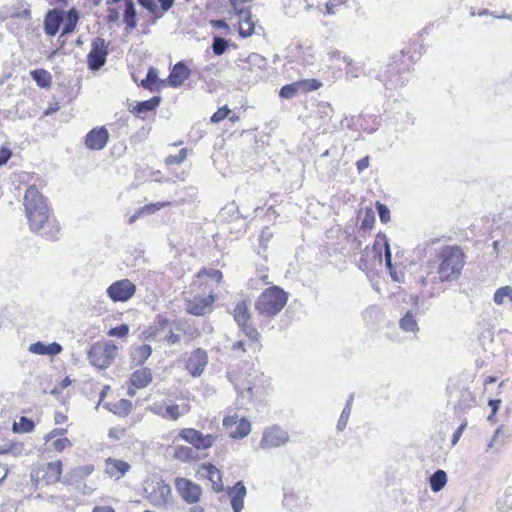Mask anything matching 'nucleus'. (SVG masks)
I'll return each instance as SVG.
<instances>
[{
	"label": "nucleus",
	"mask_w": 512,
	"mask_h": 512,
	"mask_svg": "<svg viewBox=\"0 0 512 512\" xmlns=\"http://www.w3.org/2000/svg\"><path fill=\"white\" fill-rule=\"evenodd\" d=\"M119 20V12L117 9L109 8L108 9V16L107 21L108 23H115Z\"/></svg>",
	"instance_id": "nucleus-62"
},
{
	"label": "nucleus",
	"mask_w": 512,
	"mask_h": 512,
	"mask_svg": "<svg viewBox=\"0 0 512 512\" xmlns=\"http://www.w3.org/2000/svg\"><path fill=\"white\" fill-rule=\"evenodd\" d=\"M345 3V0H329L325 4L326 13L328 15H334L336 13V8Z\"/></svg>",
	"instance_id": "nucleus-54"
},
{
	"label": "nucleus",
	"mask_w": 512,
	"mask_h": 512,
	"mask_svg": "<svg viewBox=\"0 0 512 512\" xmlns=\"http://www.w3.org/2000/svg\"><path fill=\"white\" fill-rule=\"evenodd\" d=\"M144 494L149 503L157 508L165 507L172 500L171 487L162 479L147 481L144 486Z\"/></svg>",
	"instance_id": "nucleus-4"
},
{
	"label": "nucleus",
	"mask_w": 512,
	"mask_h": 512,
	"mask_svg": "<svg viewBox=\"0 0 512 512\" xmlns=\"http://www.w3.org/2000/svg\"><path fill=\"white\" fill-rule=\"evenodd\" d=\"M175 489L187 504H196L200 501L202 488L190 479L177 477L175 479Z\"/></svg>",
	"instance_id": "nucleus-7"
},
{
	"label": "nucleus",
	"mask_w": 512,
	"mask_h": 512,
	"mask_svg": "<svg viewBox=\"0 0 512 512\" xmlns=\"http://www.w3.org/2000/svg\"><path fill=\"white\" fill-rule=\"evenodd\" d=\"M207 275L209 277H211L212 279L216 280L217 282H220L223 277L222 272L220 270H216V269H210L207 272Z\"/></svg>",
	"instance_id": "nucleus-64"
},
{
	"label": "nucleus",
	"mask_w": 512,
	"mask_h": 512,
	"mask_svg": "<svg viewBox=\"0 0 512 512\" xmlns=\"http://www.w3.org/2000/svg\"><path fill=\"white\" fill-rule=\"evenodd\" d=\"M136 9L135 5L132 0H127L123 15V21L126 24V30L127 32H130L132 29H134L137 25L136 21Z\"/></svg>",
	"instance_id": "nucleus-26"
},
{
	"label": "nucleus",
	"mask_w": 512,
	"mask_h": 512,
	"mask_svg": "<svg viewBox=\"0 0 512 512\" xmlns=\"http://www.w3.org/2000/svg\"><path fill=\"white\" fill-rule=\"evenodd\" d=\"M504 298H508L509 301L512 302V287L511 286H503L498 288L493 296V300L497 305H502L504 303Z\"/></svg>",
	"instance_id": "nucleus-39"
},
{
	"label": "nucleus",
	"mask_w": 512,
	"mask_h": 512,
	"mask_svg": "<svg viewBox=\"0 0 512 512\" xmlns=\"http://www.w3.org/2000/svg\"><path fill=\"white\" fill-rule=\"evenodd\" d=\"M158 80L159 78L157 69L150 67L148 69L146 78L142 80L141 85L150 91H154L157 87Z\"/></svg>",
	"instance_id": "nucleus-37"
},
{
	"label": "nucleus",
	"mask_w": 512,
	"mask_h": 512,
	"mask_svg": "<svg viewBox=\"0 0 512 512\" xmlns=\"http://www.w3.org/2000/svg\"><path fill=\"white\" fill-rule=\"evenodd\" d=\"M135 292L136 286L129 279L115 281L107 288V295L113 302H126Z\"/></svg>",
	"instance_id": "nucleus-9"
},
{
	"label": "nucleus",
	"mask_w": 512,
	"mask_h": 512,
	"mask_svg": "<svg viewBox=\"0 0 512 512\" xmlns=\"http://www.w3.org/2000/svg\"><path fill=\"white\" fill-rule=\"evenodd\" d=\"M194 450L188 446L177 445L174 447L173 457L182 462H188L194 459Z\"/></svg>",
	"instance_id": "nucleus-35"
},
{
	"label": "nucleus",
	"mask_w": 512,
	"mask_h": 512,
	"mask_svg": "<svg viewBox=\"0 0 512 512\" xmlns=\"http://www.w3.org/2000/svg\"><path fill=\"white\" fill-rule=\"evenodd\" d=\"M109 139V132L105 127L93 128L85 138L86 146L91 150H102Z\"/></svg>",
	"instance_id": "nucleus-14"
},
{
	"label": "nucleus",
	"mask_w": 512,
	"mask_h": 512,
	"mask_svg": "<svg viewBox=\"0 0 512 512\" xmlns=\"http://www.w3.org/2000/svg\"><path fill=\"white\" fill-rule=\"evenodd\" d=\"M139 5L144 7L149 13L156 16V18H161L163 13H159V8L155 4L154 0H137Z\"/></svg>",
	"instance_id": "nucleus-45"
},
{
	"label": "nucleus",
	"mask_w": 512,
	"mask_h": 512,
	"mask_svg": "<svg viewBox=\"0 0 512 512\" xmlns=\"http://www.w3.org/2000/svg\"><path fill=\"white\" fill-rule=\"evenodd\" d=\"M158 3L160 4V9H159V13H165L167 12L168 10H170L173 5H174V2L175 0H157Z\"/></svg>",
	"instance_id": "nucleus-59"
},
{
	"label": "nucleus",
	"mask_w": 512,
	"mask_h": 512,
	"mask_svg": "<svg viewBox=\"0 0 512 512\" xmlns=\"http://www.w3.org/2000/svg\"><path fill=\"white\" fill-rule=\"evenodd\" d=\"M11 156H12L11 149L8 147L2 146L0 148V167L6 165L7 162L9 161V159L11 158Z\"/></svg>",
	"instance_id": "nucleus-55"
},
{
	"label": "nucleus",
	"mask_w": 512,
	"mask_h": 512,
	"mask_svg": "<svg viewBox=\"0 0 512 512\" xmlns=\"http://www.w3.org/2000/svg\"><path fill=\"white\" fill-rule=\"evenodd\" d=\"M51 445L56 451L61 452L65 448L70 447L72 443L68 438H58Z\"/></svg>",
	"instance_id": "nucleus-53"
},
{
	"label": "nucleus",
	"mask_w": 512,
	"mask_h": 512,
	"mask_svg": "<svg viewBox=\"0 0 512 512\" xmlns=\"http://www.w3.org/2000/svg\"><path fill=\"white\" fill-rule=\"evenodd\" d=\"M375 222V215L372 210H366L364 213V216L361 220V230H370L373 227V224Z\"/></svg>",
	"instance_id": "nucleus-46"
},
{
	"label": "nucleus",
	"mask_w": 512,
	"mask_h": 512,
	"mask_svg": "<svg viewBox=\"0 0 512 512\" xmlns=\"http://www.w3.org/2000/svg\"><path fill=\"white\" fill-rule=\"evenodd\" d=\"M34 426L35 424L31 419L22 416L19 420V423H14L13 430L15 432L28 433L34 429Z\"/></svg>",
	"instance_id": "nucleus-40"
},
{
	"label": "nucleus",
	"mask_w": 512,
	"mask_h": 512,
	"mask_svg": "<svg viewBox=\"0 0 512 512\" xmlns=\"http://www.w3.org/2000/svg\"><path fill=\"white\" fill-rule=\"evenodd\" d=\"M287 293L278 286L265 289L255 302V310L263 317L276 316L286 305Z\"/></svg>",
	"instance_id": "nucleus-3"
},
{
	"label": "nucleus",
	"mask_w": 512,
	"mask_h": 512,
	"mask_svg": "<svg viewBox=\"0 0 512 512\" xmlns=\"http://www.w3.org/2000/svg\"><path fill=\"white\" fill-rule=\"evenodd\" d=\"M239 419H238V416L237 415H232V416H226L224 419H223V425L226 427V428H230L234 425H236L238 423Z\"/></svg>",
	"instance_id": "nucleus-61"
},
{
	"label": "nucleus",
	"mask_w": 512,
	"mask_h": 512,
	"mask_svg": "<svg viewBox=\"0 0 512 512\" xmlns=\"http://www.w3.org/2000/svg\"><path fill=\"white\" fill-rule=\"evenodd\" d=\"M152 354V347L148 344L132 346L130 356L135 366L143 365Z\"/></svg>",
	"instance_id": "nucleus-22"
},
{
	"label": "nucleus",
	"mask_w": 512,
	"mask_h": 512,
	"mask_svg": "<svg viewBox=\"0 0 512 512\" xmlns=\"http://www.w3.org/2000/svg\"><path fill=\"white\" fill-rule=\"evenodd\" d=\"M129 332V326L127 324H121L119 326L113 327L108 331V335L111 337H119L122 338L126 336Z\"/></svg>",
	"instance_id": "nucleus-50"
},
{
	"label": "nucleus",
	"mask_w": 512,
	"mask_h": 512,
	"mask_svg": "<svg viewBox=\"0 0 512 512\" xmlns=\"http://www.w3.org/2000/svg\"><path fill=\"white\" fill-rule=\"evenodd\" d=\"M130 469L129 463L123 460L108 458L106 460V473L110 477H114L115 479H120L124 474H126Z\"/></svg>",
	"instance_id": "nucleus-19"
},
{
	"label": "nucleus",
	"mask_w": 512,
	"mask_h": 512,
	"mask_svg": "<svg viewBox=\"0 0 512 512\" xmlns=\"http://www.w3.org/2000/svg\"><path fill=\"white\" fill-rule=\"evenodd\" d=\"M212 51L215 55L220 56L225 53L228 48V41L220 36L214 37L212 42Z\"/></svg>",
	"instance_id": "nucleus-42"
},
{
	"label": "nucleus",
	"mask_w": 512,
	"mask_h": 512,
	"mask_svg": "<svg viewBox=\"0 0 512 512\" xmlns=\"http://www.w3.org/2000/svg\"><path fill=\"white\" fill-rule=\"evenodd\" d=\"M356 165H357L358 172L361 173L366 168H368V166H369V157L366 156V157L361 158L360 160L357 161Z\"/></svg>",
	"instance_id": "nucleus-63"
},
{
	"label": "nucleus",
	"mask_w": 512,
	"mask_h": 512,
	"mask_svg": "<svg viewBox=\"0 0 512 512\" xmlns=\"http://www.w3.org/2000/svg\"><path fill=\"white\" fill-rule=\"evenodd\" d=\"M24 208L29 228L47 239H57L60 226L47 205L46 198L33 185L24 195Z\"/></svg>",
	"instance_id": "nucleus-1"
},
{
	"label": "nucleus",
	"mask_w": 512,
	"mask_h": 512,
	"mask_svg": "<svg viewBox=\"0 0 512 512\" xmlns=\"http://www.w3.org/2000/svg\"><path fill=\"white\" fill-rule=\"evenodd\" d=\"M466 425H467L466 423H462V424L457 428V430L454 432V434H453V436H452V440H451L452 445H455V444L459 441V439H460V437H461V435H462L463 431H464V430H465V428H466Z\"/></svg>",
	"instance_id": "nucleus-60"
},
{
	"label": "nucleus",
	"mask_w": 512,
	"mask_h": 512,
	"mask_svg": "<svg viewBox=\"0 0 512 512\" xmlns=\"http://www.w3.org/2000/svg\"><path fill=\"white\" fill-rule=\"evenodd\" d=\"M30 75L41 88H47L51 85V74L45 69H35L30 72Z\"/></svg>",
	"instance_id": "nucleus-31"
},
{
	"label": "nucleus",
	"mask_w": 512,
	"mask_h": 512,
	"mask_svg": "<svg viewBox=\"0 0 512 512\" xmlns=\"http://www.w3.org/2000/svg\"><path fill=\"white\" fill-rule=\"evenodd\" d=\"M447 483V474L444 470H436L429 478L430 488L433 492H439Z\"/></svg>",
	"instance_id": "nucleus-28"
},
{
	"label": "nucleus",
	"mask_w": 512,
	"mask_h": 512,
	"mask_svg": "<svg viewBox=\"0 0 512 512\" xmlns=\"http://www.w3.org/2000/svg\"><path fill=\"white\" fill-rule=\"evenodd\" d=\"M10 16L12 18L30 20L31 19V11L29 9L25 8L21 11L12 12Z\"/></svg>",
	"instance_id": "nucleus-57"
},
{
	"label": "nucleus",
	"mask_w": 512,
	"mask_h": 512,
	"mask_svg": "<svg viewBox=\"0 0 512 512\" xmlns=\"http://www.w3.org/2000/svg\"><path fill=\"white\" fill-rule=\"evenodd\" d=\"M240 329L243 331V333L252 341H257L259 338V332L257 329L252 325L251 321L239 326Z\"/></svg>",
	"instance_id": "nucleus-47"
},
{
	"label": "nucleus",
	"mask_w": 512,
	"mask_h": 512,
	"mask_svg": "<svg viewBox=\"0 0 512 512\" xmlns=\"http://www.w3.org/2000/svg\"><path fill=\"white\" fill-rule=\"evenodd\" d=\"M179 436L186 441L187 443L191 444L194 448L198 450H205L214 444L216 439L218 438L217 435L213 434H207L204 435L202 432L193 429V428H184L179 432Z\"/></svg>",
	"instance_id": "nucleus-8"
},
{
	"label": "nucleus",
	"mask_w": 512,
	"mask_h": 512,
	"mask_svg": "<svg viewBox=\"0 0 512 512\" xmlns=\"http://www.w3.org/2000/svg\"><path fill=\"white\" fill-rule=\"evenodd\" d=\"M29 351L37 355L55 356L62 351V346L57 342L44 344L43 342L38 341L29 346Z\"/></svg>",
	"instance_id": "nucleus-21"
},
{
	"label": "nucleus",
	"mask_w": 512,
	"mask_h": 512,
	"mask_svg": "<svg viewBox=\"0 0 512 512\" xmlns=\"http://www.w3.org/2000/svg\"><path fill=\"white\" fill-rule=\"evenodd\" d=\"M251 431L250 422L242 417L236 424L235 430L230 432V436L235 439H241L247 436Z\"/></svg>",
	"instance_id": "nucleus-34"
},
{
	"label": "nucleus",
	"mask_w": 512,
	"mask_h": 512,
	"mask_svg": "<svg viewBox=\"0 0 512 512\" xmlns=\"http://www.w3.org/2000/svg\"><path fill=\"white\" fill-rule=\"evenodd\" d=\"M115 407V414H118L120 416H126L132 409V403L127 399H120L115 405Z\"/></svg>",
	"instance_id": "nucleus-44"
},
{
	"label": "nucleus",
	"mask_w": 512,
	"mask_h": 512,
	"mask_svg": "<svg viewBox=\"0 0 512 512\" xmlns=\"http://www.w3.org/2000/svg\"><path fill=\"white\" fill-rule=\"evenodd\" d=\"M228 495L231 498V507L234 512H241L246 496V487L242 481H238L233 487L228 488Z\"/></svg>",
	"instance_id": "nucleus-18"
},
{
	"label": "nucleus",
	"mask_w": 512,
	"mask_h": 512,
	"mask_svg": "<svg viewBox=\"0 0 512 512\" xmlns=\"http://www.w3.org/2000/svg\"><path fill=\"white\" fill-rule=\"evenodd\" d=\"M203 470L206 471L207 478L212 483V488L215 492H221L223 490L222 476L220 471L213 464H204Z\"/></svg>",
	"instance_id": "nucleus-23"
},
{
	"label": "nucleus",
	"mask_w": 512,
	"mask_h": 512,
	"mask_svg": "<svg viewBox=\"0 0 512 512\" xmlns=\"http://www.w3.org/2000/svg\"><path fill=\"white\" fill-rule=\"evenodd\" d=\"M230 109L227 106H223L219 108L212 116H211V122L212 123H219L220 121L224 120L230 113Z\"/></svg>",
	"instance_id": "nucleus-51"
},
{
	"label": "nucleus",
	"mask_w": 512,
	"mask_h": 512,
	"mask_svg": "<svg viewBox=\"0 0 512 512\" xmlns=\"http://www.w3.org/2000/svg\"><path fill=\"white\" fill-rule=\"evenodd\" d=\"M343 61L347 64L345 69L346 74L354 78L359 77V74L363 69V65L359 63L353 64L352 59L347 56L343 57Z\"/></svg>",
	"instance_id": "nucleus-41"
},
{
	"label": "nucleus",
	"mask_w": 512,
	"mask_h": 512,
	"mask_svg": "<svg viewBox=\"0 0 512 512\" xmlns=\"http://www.w3.org/2000/svg\"><path fill=\"white\" fill-rule=\"evenodd\" d=\"M239 22V35L243 38L249 37L254 33V22L250 12L242 13Z\"/></svg>",
	"instance_id": "nucleus-27"
},
{
	"label": "nucleus",
	"mask_w": 512,
	"mask_h": 512,
	"mask_svg": "<svg viewBox=\"0 0 512 512\" xmlns=\"http://www.w3.org/2000/svg\"><path fill=\"white\" fill-rule=\"evenodd\" d=\"M301 92L299 81L281 87L279 96L284 99H292Z\"/></svg>",
	"instance_id": "nucleus-38"
},
{
	"label": "nucleus",
	"mask_w": 512,
	"mask_h": 512,
	"mask_svg": "<svg viewBox=\"0 0 512 512\" xmlns=\"http://www.w3.org/2000/svg\"><path fill=\"white\" fill-rule=\"evenodd\" d=\"M353 400H354V395L350 394L346 401L345 407L343 408L342 413L338 419V423H337L338 431H343L347 426V423H348V420H349V417L351 414Z\"/></svg>",
	"instance_id": "nucleus-33"
},
{
	"label": "nucleus",
	"mask_w": 512,
	"mask_h": 512,
	"mask_svg": "<svg viewBox=\"0 0 512 512\" xmlns=\"http://www.w3.org/2000/svg\"><path fill=\"white\" fill-rule=\"evenodd\" d=\"M108 50L103 38H96L92 42V48L87 55L88 67L90 70L97 71L101 69L107 59Z\"/></svg>",
	"instance_id": "nucleus-10"
},
{
	"label": "nucleus",
	"mask_w": 512,
	"mask_h": 512,
	"mask_svg": "<svg viewBox=\"0 0 512 512\" xmlns=\"http://www.w3.org/2000/svg\"><path fill=\"white\" fill-rule=\"evenodd\" d=\"M380 243H383L384 249H385L384 256H385L386 268L389 271H392L394 266L392 264V253H391V249H390V244L388 242L387 236L383 233H378V235L376 236V241H375L374 246H376L377 244H380ZM373 248L375 249V247H373Z\"/></svg>",
	"instance_id": "nucleus-30"
},
{
	"label": "nucleus",
	"mask_w": 512,
	"mask_h": 512,
	"mask_svg": "<svg viewBox=\"0 0 512 512\" xmlns=\"http://www.w3.org/2000/svg\"><path fill=\"white\" fill-rule=\"evenodd\" d=\"M187 157V149L186 148H182L178 154L176 155H169L165 162L166 164L168 165H175V164H181L185 158Z\"/></svg>",
	"instance_id": "nucleus-48"
},
{
	"label": "nucleus",
	"mask_w": 512,
	"mask_h": 512,
	"mask_svg": "<svg viewBox=\"0 0 512 512\" xmlns=\"http://www.w3.org/2000/svg\"><path fill=\"white\" fill-rule=\"evenodd\" d=\"M191 70L185 64V62L180 61L176 63L170 71L168 76V84L173 88H177L181 86L185 80L190 77Z\"/></svg>",
	"instance_id": "nucleus-16"
},
{
	"label": "nucleus",
	"mask_w": 512,
	"mask_h": 512,
	"mask_svg": "<svg viewBox=\"0 0 512 512\" xmlns=\"http://www.w3.org/2000/svg\"><path fill=\"white\" fill-rule=\"evenodd\" d=\"M63 20L64 17L62 11L58 9L49 10L44 19V31L46 35H56Z\"/></svg>",
	"instance_id": "nucleus-17"
},
{
	"label": "nucleus",
	"mask_w": 512,
	"mask_h": 512,
	"mask_svg": "<svg viewBox=\"0 0 512 512\" xmlns=\"http://www.w3.org/2000/svg\"><path fill=\"white\" fill-rule=\"evenodd\" d=\"M215 301V295L210 294L207 297L195 296L185 303V311L194 316H204L212 311V304Z\"/></svg>",
	"instance_id": "nucleus-12"
},
{
	"label": "nucleus",
	"mask_w": 512,
	"mask_h": 512,
	"mask_svg": "<svg viewBox=\"0 0 512 512\" xmlns=\"http://www.w3.org/2000/svg\"><path fill=\"white\" fill-rule=\"evenodd\" d=\"M78 20H79L78 11L74 8L70 9L65 16L64 25H63V29H62V35H67V34L72 33L77 25Z\"/></svg>",
	"instance_id": "nucleus-29"
},
{
	"label": "nucleus",
	"mask_w": 512,
	"mask_h": 512,
	"mask_svg": "<svg viewBox=\"0 0 512 512\" xmlns=\"http://www.w3.org/2000/svg\"><path fill=\"white\" fill-rule=\"evenodd\" d=\"M161 102L160 96H153L149 100L137 102V104L133 107V112L138 116L145 114L147 112L155 110Z\"/></svg>",
	"instance_id": "nucleus-25"
},
{
	"label": "nucleus",
	"mask_w": 512,
	"mask_h": 512,
	"mask_svg": "<svg viewBox=\"0 0 512 512\" xmlns=\"http://www.w3.org/2000/svg\"><path fill=\"white\" fill-rule=\"evenodd\" d=\"M267 64V59L262 55L251 53L242 66V70L253 73L254 79L257 80L262 77V73L266 70Z\"/></svg>",
	"instance_id": "nucleus-15"
},
{
	"label": "nucleus",
	"mask_w": 512,
	"mask_h": 512,
	"mask_svg": "<svg viewBox=\"0 0 512 512\" xmlns=\"http://www.w3.org/2000/svg\"><path fill=\"white\" fill-rule=\"evenodd\" d=\"M233 318L238 326L244 325L251 321V314L245 301H239L234 310Z\"/></svg>",
	"instance_id": "nucleus-24"
},
{
	"label": "nucleus",
	"mask_w": 512,
	"mask_h": 512,
	"mask_svg": "<svg viewBox=\"0 0 512 512\" xmlns=\"http://www.w3.org/2000/svg\"><path fill=\"white\" fill-rule=\"evenodd\" d=\"M62 473V462L60 460L41 465L31 472V480L36 484H53L59 481Z\"/></svg>",
	"instance_id": "nucleus-6"
},
{
	"label": "nucleus",
	"mask_w": 512,
	"mask_h": 512,
	"mask_svg": "<svg viewBox=\"0 0 512 512\" xmlns=\"http://www.w3.org/2000/svg\"><path fill=\"white\" fill-rule=\"evenodd\" d=\"M153 376L150 368H141L134 371L130 376V383L137 389L145 388L152 382Z\"/></svg>",
	"instance_id": "nucleus-20"
},
{
	"label": "nucleus",
	"mask_w": 512,
	"mask_h": 512,
	"mask_svg": "<svg viewBox=\"0 0 512 512\" xmlns=\"http://www.w3.org/2000/svg\"><path fill=\"white\" fill-rule=\"evenodd\" d=\"M289 441L288 433L279 426H272L264 431L259 446L262 449L276 448Z\"/></svg>",
	"instance_id": "nucleus-11"
},
{
	"label": "nucleus",
	"mask_w": 512,
	"mask_h": 512,
	"mask_svg": "<svg viewBox=\"0 0 512 512\" xmlns=\"http://www.w3.org/2000/svg\"><path fill=\"white\" fill-rule=\"evenodd\" d=\"M299 84L302 93L315 91L322 86V83L316 79L300 80Z\"/></svg>",
	"instance_id": "nucleus-43"
},
{
	"label": "nucleus",
	"mask_w": 512,
	"mask_h": 512,
	"mask_svg": "<svg viewBox=\"0 0 512 512\" xmlns=\"http://www.w3.org/2000/svg\"><path fill=\"white\" fill-rule=\"evenodd\" d=\"M167 203L165 202H157V203H151L148 205L143 206V209L146 213V215L153 214L157 210H160L161 208L165 207Z\"/></svg>",
	"instance_id": "nucleus-56"
},
{
	"label": "nucleus",
	"mask_w": 512,
	"mask_h": 512,
	"mask_svg": "<svg viewBox=\"0 0 512 512\" xmlns=\"http://www.w3.org/2000/svg\"><path fill=\"white\" fill-rule=\"evenodd\" d=\"M399 326L405 332H417L419 330L417 320L411 311H407L400 319Z\"/></svg>",
	"instance_id": "nucleus-32"
},
{
	"label": "nucleus",
	"mask_w": 512,
	"mask_h": 512,
	"mask_svg": "<svg viewBox=\"0 0 512 512\" xmlns=\"http://www.w3.org/2000/svg\"><path fill=\"white\" fill-rule=\"evenodd\" d=\"M94 471V467L92 465H85L77 468L75 473L80 477H85L90 475Z\"/></svg>",
	"instance_id": "nucleus-58"
},
{
	"label": "nucleus",
	"mask_w": 512,
	"mask_h": 512,
	"mask_svg": "<svg viewBox=\"0 0 512 512\" xmlns=\"http://www.w3.org/2000/svg\"><path fill=\"white\" fill-rule=\"evenodd\" d=\"M438 265L435 273H428L420 279L422 286L430 287V296L444 291V282L457 280L465 264V255L459 246H446L437 255Z\"/></svg>",
	"instance_id": "nucleus-2"
},
{
	"label": "nucleus",
	"mask_w": 512,
	"mask_h": 512,
	"mask_svg": "<svg viewBox=\"0 0 512 512\" xmlns=\"http://www.w3.org/2000/svg\"><path fill=\"white\" fill-rule=\"evenodd\" d=\"M208 363V355L205 350L198 348L191 352L186 360L185 368L193 377H199Z\"/></svg>",
	"instance_id": "nucleus-13"
},
{
	"label": "nucleus",
	"mask_w": 512,
	"mask_h": 512,
	"mask_svg": "<svg viewBox=\"0 0 512 512\" xmlns=\"http://www.w3.org/2000/svg\"><path fill=\"white\" fill-rule=\"evenodd\" d=\"M180 416H181V413L179 411V405H177V404L167 406L166 414L162 415V417H168L174 421L178 420L180 418Z\"/></svg>",
	"instance_id": "nucleus-52"
},
{
	"label": "nucleus",
	"mask_w": 512,
	"mask_h": 512,
	"mask_svg": "<svg viewBox=\"0 0 512 512\" xmlns=\"http://www.w3.org/2000/svg\"><path fill=\"white\" fill-rule=\"evenodd\" d=\"M24 453L23 443H7L0 446V455H11L20 457Z\"/></svg>",
	"instance_id": "nucleus-36"
},
{
	"label": "nucleus",
	"mask_w": 512,
	"mask_h": 512,
	"mask_svg": "<svg viewBox=\"0 0 512 512\" xmlns=\"http://www.w3.org/2000/svg\"><path fill=\"white\" fill-rule=\"evenodd\" d=\"M118 347L113 343H94L88 351L90 363L99 368H108L117 355Z\"/></svg>",
	"instance_id": "nucleus-5"
},
{
	"label": "nucleus",
	"mask_w": 512,
	"mask_h": 512,
	"mask_svg": "<svg viewBox=\"0 0 512 512\" xmlns=\"http://www.w3.org/2000/svg\"><path fill=\"white\" fill-rule=\"evenodd\" d=\"M376 210L382 223H387L390 220V210L385 204L376 202Z\"/></svg>",
	"instance_id": "nucleus-49"
}]
</instances>
